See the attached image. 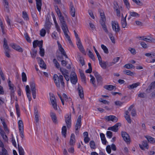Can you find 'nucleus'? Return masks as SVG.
<instances>
[{
    "instance_id": "nucleus-3",
    "label": "nucleus",
    "mask_w": 155,
    "mask_h": 155,
    "mask_svg": "<svg viewBox=\"0 0 155 155\" xmlns=\"http://www.w3.org/2000/svg\"><path fill=\"white\" fill-rule=\"evenodd\" d=\"M111 25L113 30L116 33L119 32L120 31V28L118 23L117 21H112L111 22Z\"/></svg>"
},
{
    "instance_id": "nucleus-52",
    "label": "nucleus",
    "mask_w": 155,
    "mask_h": 155,
    "mask_svg": "<svg viewBox=\"0 0 155 155\" xmlns=\"http://www.w3.org/2000/svg\"><path fill=\"white\" fill-rule=\"evenodd\" d=\"M89 144L91 149H95L96 148L95 143L93 140L90 141Z\"/></svg>"
},
{
    "instance_id": "nucleus-35",
    "label": "nucleus",
    "mask_w": 155,
    "mask_h": 155,
    "mask_svg": "<svg viewBox=\"0 0 155 155\" xmlns=\"http://www.w3.org/2000/svg\"><path fill=\"white\" fill-rule=\"evenodd\" d=\"M139 15L137 13L135 12H130V16L128 19V20H129L131 17H139Z\"/></svg>"
},
{
    "instance_id": "nucleus-18",
    "label": "nucleus",
    "mask_w": 155,
    "mask_h": 155,
    "mask_svg": "<svg viewBox=\"0 0 155 155\" xmlns=\"http://www.w3.org/2000/svg\"><path fill=\"white\" fill-rule=\"evenodd\" d=\"M139 146L140 149L142 150H144V149H148L149 148L147 143L146 141L142 142L141 144H139Z\"/></svg>"
},
{
    "instance_id": "nucleus-60",
    "label": "nucleus",
    "mask_w": 155,
    "mask_h": 155,
    "mask_svg": "<svg viewBox=\"0 0 155 155\" xmlns=\"http://www.w3.org/2000/svg\"><path fill=\"white\" fill-rule=\"evenodd\" d=\"M51 103L54 109L55 110H57V107L56 101L51 102Z\"/></svg>"
},
{
    "instance_id": "nucleus-56",
    "label": "nucleus",
    "mask_w": 155,
    "mask_h": 155,
    "mask_svg": "<svg viewBox=\"0 0 155 155\" xmlns=\"http://www.w3.org/2000/svg\"><path fill=\"white\" fill-rule=\"evenodd\" d=\"M22 81L23 82H26L27 81V76L25 73L23 72L21 74Z\"/></svg>"
},
{
    "instance_id": "nucleus-19",
    "label": "nucleus",
    "mask_w": 155,
    "mask_h": 155,
    "mask_svg": "<svg viewBox=\"0 0 155 155\" xmlns=\"http://www.w3.org/2000/svg\"><path fill=\"white\" fill-rule=\"evenodd\" d=\"M81 115L78 116L75 125V130H78L81 128Z\"/></svg>"
},
{
    "instance_id": "nucleus-21",
    "label": "nucleus",
    "mask_w": 155,
    "mask_h": 155,
    "mask_svg": "<svg viewBox=\"0 0 155 155\" xmlns=\"http://www.w3.org/2000/svg\"><path fill=\"white\" fill-rule=\"evenodd\" d=\"M127 16V15L124 18L123 15V14H122V18L121 20V24L122 27L124 28H126L127 25V23L126 21V18Z\"/></svg>"
},
{
    "instance_id": "nucleus-39",
    "label": "nucleus",
    "mask_w": 155,
    "mask_h": 155,
    "mask_svg": "<svg viewBox=\"0 0 155 155\" xmlns=\"http://www.w3.org/2000/svg\"><path fill=\"white\" fill-rule=\"evenodd\" d=\"M57 44L59 51L61 52L62 54H64L65 52V51L63 48H62L61 45L59 43L58 41H57Z\"/></svg>"
},
{
    "instance_id": "nucleus-40",
    "label": "nucleus",
    "mask_w": 155,
    "mask_h": 155,
    "mask_svg": "<svg viewBox=\"0 0 155 155\" xmlns=\"http://www.w3.org/2000/svg\"><path fill=\"white\" fill-rule=\"evenodd\" d=\"M99 64L104 69H105L106 68L107 63L105 61H102L99 62Z\"/></svg>"
},
{
    "instance_id": "nucleus-63",
    "label": "nucleus",
    "mask_w": 155,
    "mask_h": 155,
    "mask_svg": "<svg viewBox=\"0 0 155 155\" xmlns=\"http://www.w3.org/2000/svg\"><path fill=\"white\" fill-rule=\"evenodd\" d=\"M107 136L109 138H111L112 137V133L110 131H107L106 133Z\"/></svg>"
},
{
    "instance_id": "nucleus-25",
    "label": "nucleus",
    "mask_w": 155,
    "mask_h": 155,
    "mask_svg": "<svg viewBox=\"0 0 155 155\" xmlns=\"http://www.w3.org/2000/svg\"><path fill=\"white\" fill-rule=\"evenodd\" d=\"M61 27L64 34L68 33V32L69 31L68 27L66 22L62 24Z\"/></svg>"
},
{
    "instance_id": "nucleus-1",
    "label": "nucleus",
    "mask_w": 155,
    "mask_h": 155,
    "mask_svg": "<svg viewBox=\"0 0 155 155\" xmlns=\"http://www.w3.org/2000/svg\"><path fill=\"white\" fill-rule=\"evenodd\" d=\"M53 79L56 86L58 88L60 87V82L63 87H64L65 84L63 81V77L62 75L58 76L57 74H54Z\"/></svg>"
},
{
    "instance_id": "nucleus-61",
    "label": "nucleus",
    "mask_w": 155,
    "mask_h": 155,
    "mask_svg": "<svg viewBox=\"0 0 155 155\" xmlns=\"http://www.w3.org/2000/svg\"><path fill=\"white\" fill-rule=\"evenodd\" d=\"M46 31L44 29H41L40 31V35L42 37L44 36L46 34Z\"/></svg>"
},
{
    "instance_id": "nucleus-12",
    "label": "nucleus",
    "mask_w": 155,
    "mask_h": 155,
    "mask_svg": "<svg viewBox=\"0 0 155 155\" xmlns=\"http://www.w3.org/2000/svg\"><path fill=\"white\" fill-rule=\"evenodd\" d=\"M65 117V121L68 128H70L71 126V115H67Z\"/></svg>"
},
{
    "instance_id": "nucleus-27",
    "label": "nucleus",
    "mask_w": 155,
    "mask_h": 155,
    "mask_svg": "<svg viewBox=\"0 0 155 155\" xmlns=\"http://www.w3.org/2000/svg\"><path fill=\"white\" fill-rule=\"evenodd\" d=\"M140 83L139 82L135 83H133L132 84L128 85L127 87L129 89H133L137 87V86L140 85Z\"/></svg>"
},
{
    "instance_id": "nucleus-47",
    "label": "nucleus",
    "mask_w": 155,
    "mask_h": 155,
    "mask_svg": "<svg viewBox=\"0 0 155 155\" xmlns=\"http://www.w3.org/2000/svg\"><path fill=\"white\" fill-rule=\"evenodd\" d=\"M90 77L91 78L90 79V82L91 83L93 86L95 87L96 86V84H95V79L94 78L91 74L90 75Z\"/></svg>"
},
{
    "instance_id": "nucleus-9",
    "label": "nucleus",
    "mask_w": 155,
    "mask_h": 155,
    "mask_svg": "<svg viewBox=\"0 0 155 155\" xmlns=\"http://www.w3.org/2000/svg\"><path fill=\"white\" fill-rule=\"evenodd\" d=\"M70 13L73 17L75 16V10L72 2H70L69 5Z\"/></svg>"
},
{
    "instance_id": "nucleus-53",
    "label": "nucleus",
    "mask_w": 155,
    "mask_h": 155,
    "mask_svg": "<svg viewBox=\"0 0 155 155\" xmlns=\"http://www.w3.org/2000/svg\"><path fill=\"white\" fill-rule=\"evenodd\" d=\"M101 47L105 53L107 54L109 53L108 49L105 46L102 44L101 45Z\"/></svg>"
},
{
    "instance_id": "nucleus-30",
    "label": "nucleus",
    "mask_w": 155,
    "mask_h": 155,
    "mask_svg": "<svg viewBox=\"0 0 155 155\" xmlns=\"http://www.w3.org/2000/svg\"><path fill=\"white\" fill-rule=\"evenodd\" d=\"M15 107L16 109V114L18 117H19L20 115V111L19 106L17 102L15 104Z\"/></svg>"
},
{
    "instance_id": "nucleus-17",
    "label": "nucleus",
    "mask_w": 155,
    "mask_h": 155,
    "mask_svg": "<svg viewBox=\"0 0 155 155\" xmlns=\"http://www.w3.org/2000/svg\"><path fill=\"white\" fill-rule=\"evenodd\" d=\"M38 61L41 68L44 69L46 68V66L43 59L40 57L37 58Z\"/></svg>"
},
{
    "instance_id": "nucleus-26",
    "label": "nucleus",
    "mask_w": 155,
    "mask_h": 155,
    "mask_svg": "<svg viewBox=\"0 0 155 155\" xmlns=\"http://www.w3.org/2000/svg\"><path fill=\"white\" fill-rule=\"evenodd\" d=\"M36 4V8L40 12L42 5L41 0H35Z\"/></svg>"
},
{
    "instance_id": "nucleus-10",
    "label": "nucleus",
    "mask_w": 155,
    "mask_h": 155,
    "mask_svg": "<svg viewBox=\"0 0 155 155\" xmlns=\"http://www.w3.org/2000/svg\"><path fill=\"white\" fill-rule=\"evenodd\" d=\"M0 147L2 148V152H0V155H8L7 150L4 147V145L0 140Z\"/></svg>"
},
{
    "instance_id": "nucleus-58",
    "label": "nucleus",
    "mask_w": 155,
    "mask_h": 155,
    "mask_svg": "<svg viewBox=\"0 0 155 155\" xmlns=\"http://www.w3.org/2000/svg\"><path fill=\"white\" fill-rule=\"evenodd\" d=\"M66 38L69 41V42L71 45H72V43L70 38V37L68 35V33L64 34Z\"/></svg>"
},
{
    "instance_id": "nucleus-46",
    "label": "nucleus",
    "mask_w": 155,
    "mask_h": 155,
    "mask_svg": "<svg viewBox=\"0 0 155 155\" xmlns=\"http://www.w3.org/2000/svg\"><path fill=\"white\" fill-rule=\"evenodd\" d=\"M80 76L81 78L82 81L84 84L86 83V78L84 73H80Z\"/></svg>"
},
{
    "instance_id": "nucleus-13",
    "label": "nucleus",
    "mask_w": 155,
    "mask_h": 155,
    "mask_svg": "<svg viewBox=\"0 0 155 155\" xmlns=\"http://www.w3.org/2000/svg\"><path fill=\"white\" fill-rule=\"evenodd\" d=\"M33 45L34 48H35L37 46H38L39 48H41L43 46V41H42L35 40L33 42Z\"/></svg>"
},
{
    "instance_id": "nucleus-62",
    "label": "nucleus",
    "mask_w": 155,
    "mask_h": 155,
    "mask_svg": "<svg viewBox=\"0 0 155 155\" xmlns=\"http://www.w3.org/2000/svg\"><path fill=\"white\" fill-rule=\"evenodd\" d=\"M124 67L127 69H129L130 68H134V66L132 64H127L124 65Z\"/></svg>"
},
{
    "instance_id": "nucleus-43",
    "label": "nucleus",
    "mask_w": 155,
    "mask_h": 155,
    "mask_svg": "<svg viewBox=\"0 0 155 155\" xmlns=\"http://www.w3.org/2000/svg\"><path fill=\"white\" fill-rule=\"evenodd\" d=\"M51 23L50 22L45 23V26L47 31H49L51 28Z\"/></svg>"
},
{
    "instance_id": "nucleus-44",
    "label": "nucleus",
    "mask_w": 155,
    "mask_h": 155,
    "mask_svg": "<svg viewBox=\"0 0 155 155\" xmlns=\"http://www.w3.org/2000/svg\"><path fill=\"white\" fill-rule=\"evenodd\" d=\"M89 57L93 61H94L95 58L94 55L92 52L90 50L88 51V54Z\"/></svg>"
},
{
    "instance_id": "nucleus-33",
    "label": "nucleus",
    "mask_w": 155,
    "mask_h": 155,
    "mask_svg": "<svg viewBox=\"0 0 155 155\" xmlns=\"http://www.w3.org/2000/svg\"><path fill=\"white\" fill-rule=\"evenodd\" d=\"M100 136L102 143L103 144L106 145L107 142L104 134L103 133L100 134Z\"/></svg>"
},
{
    "instance_id": "nucleus-16",
    "label": "nucleus",
    "mask_w": 155,
    "mask_h": 155,
    "mask_svg": "<svg viewBox=\"0 0 155 155\" xmlns=\"http://www.w3.org/2000/svg\"><path fill=\"white\" fill-rule=\"evenodd\" d=\"M8 85L9 90H10L11 95H13L15 92V86L10 80L8 81Z\"/></svg>"
},
{
    "instance_id": "nucleus-41",
    "label": "nucleus",
    "mask_w": 155,
    "mask_h": 155,
    "mask_svg": "<svg viewBox=\"0 0 155 155\" xmlns=\"http://www.w3.org/2000/svg\"><path fill=\"white\" fill-rule=\"evenodd\" d=\"M18 147L19 155H24V151L22 147L20 146L18 144Z\"/></svg>"
},
{
    "instance_id": "nucleus-48",
    "label": "nucleus",
    "mask_w": 155,
    "mask_h": 155,
    "mask_svg": "<svg viewBox=\"0 0 155 155\" xmlns=\"http://www.w3.org/2000/svg\"><path fill=\"white\" fill-rule=\"evenodd\" d=\"M124 3L128 10L130 8V5L128 0H123Z\"/></svg>"
},
{
    "instance_id": "nucleus-22",
    "label": "nucleus",
    "mask_w": 155,
    "mask_h": 155,
    "mask_svg": "<svg viewBox=\"0 0 155 155\" xmlns=\"http://www.w3.org/2000/svg\"><path fill=\"white\" fill-rule=\"evenodd\" d=\"M79 95L81 99L84 97L83 90L82 87L81 86H78L77 89Z\"/></svg>"
},
{
    "instance_id": "nucleus-50",
    "label": "nucleus",
    "mask_w": 155,
    "mask_h": 155,
    "mask_svg": "<svg viewBox=\"0 0 155 155\" xmlns=\"http://www.w3.org/2000/svg\"><path fill=\"white\" fill-rule=\"evenodd\" d=\"M108 34L112 42L113 43H115V41L114 38V37L112 34L111 33H108Z\"/></svg>"
},
{
    "instance_id": "nucleus-29",
    "label": "nucleus",
    "mask_w": 155,
    "mask_h": 155,
    "mask_svg": "<svg viewBox=\"0 0 155 155\" xmlns=\"http://www.w3.org/2000/svg\"><path fill=\"white\" fill-rule=\"evenodd\" d=\"M50 116L53 122L55 124H57V120L55 114L52 112H51L50 113Z\"/></svg>"
},
{
    "instance_id": "nucleus-31",
    "label": "nucleus",
    "mask_w": 155,
    "mask_h": 155,
    "mask_svg": "<svg viewBox=\"0 0 155 155\" xmlns=\"http://www.w3.org/2000/svg\"><path fill=\"white\" fill-rule=\"evenodd\" d=\"M34 114L35 117V121L36 123H38L39 121V114L38 110L36 108L35 109Z\"/></svg>"
},
{
    "instance_id": "nucleus-36",
    "label": "nucleus",
    "mask_w": 155,
    "mask_h": 155,
    "mask_svg": "<svg viewBox=\"0 0 155 155\" xmlns=\"http://www.w3.org/2000/svg\"><path fill=\"white\" fill-rule=\"evenodd\" d=\"M60 71L64 76L66 74H69V73L68 70L64 68H60Z\"/></svg>"
},
{
    "instance_id": "nucleus-6",
    "label": "nucleus",
    "mask_w": 155,
    "mask_h": 155,
    "mask_svg": "<svg viewBox=\"0 0 155 155\" xmlns=\"http://www.w3.org/2000/svg\"><path fill=\"white\" fill-rule=\"evenodd\" d=\"M70 80L71 83L73 84H75L77 82L78 79L76 73L72 72L71 73L70 76Z\"/></svg>"
},
{
    "instance_id": "nucleus-37",
    "label": "nucleus",
    "mask_w": 155,
    "mask_h": 155,
    "mask_svg": "<svg viewBox=\"0 0 155 155\" xmlns=\"http://www.w3.org/2000/svg\"><path fill=\"white\" fill-rule=\"evenodd\" d=\"M18 124L19 131L23 130L24 126L22 121L21 120H19L18 123Z\"/></svg>"
},
{
    "instance_id": "nucleus-49",
    "label": "nucleus",
    "mask_w": 155,
    "mask_h": 155,
    "mask_svg": "<svg viewBox=\"0 0 155 155\" xmlns=\"http://www.w3.org/2000/svg\"><path fill=\"white\" fill-rule=\"evenodd\" d=\"M22 17L24 19L27 20L29 19L28 15L25 11H23L22 12Z\"/></svg>"
},
{
    "instance_id": "nucleus-24",
    "label": "nucleus",
    "mask_w": 155,
    "mask_h": 155,
    "mask_svg": "<svg viewBox=\"0 0 155 155\" xmlns=\"http://www.w3.org/2000/svg\"><path fill=\"white\" fill-rule=\"evenodd\" d=\"M4 21L2 20L1 19H0V27H1L2 32L3 34H5V25L3 22Z\"/></svg>"
},
{
    "instance_id": "nucleus-64",
    "label": "nucleus",
    "mask_w": 155,
    "mask_h": 155,
    "mask_svg": "<svg viewBox=\"0 0 155 155\" xmlns=\"http://www.w3.org/2000/svg\"><path fill=\"white\" fill-rule=\"evenodd\" d=\"M114 8L115 10H117V9L120 8L119 6L118 5L117 2L114 1Z\"/></svg>"
},
{
    "instance_id": "nucleus-59",
    "label": "nucleus",
    "mask_w": 155,
    "mask_h": 155,
    "mask_svg": "<svg viewBox=\"0 0 155 155\" xmlns=\"http://www.w3.org/2000/svg\"><path fill=\"white\" fill-rule=\"evenodd\" d=\"M39 53L40 55L42 57H43L45 54L44 49L42 48V47H41V48L39 47Z\"/></svg>"
},
{
    "instance_id": "nucleus-7",
    "label": "nucleus",
    "mask_w": 155,
    "mask_h": 155,
    "mask_svg": "<svg viewBox=\"0 0 155 155\" xmlns=\"http://www.w3.org/2000/svg\"><path fill=\"white\" fill-rule=\"evenodd\" d=\"M104 118L106 120L108 121H112L114 122H116L118 120L117 118L114 115L106 116Z\"/></svg>"
},
{
    "instance_id": "nucleus-14",
    "label": "nucleus",
    "mask_w": 155,
    "mask_h": 155,
    "mask_svg": "<svg viewBox=\"0 0 155 155\" xmlns=\"http://www.w3.org/2000/svg\"><path fill=\"white\" fill-rule=\"evenodd\" d=\"M26 95L29 101H30L31 99V91L30 89L29 86L28 85H27L26 86L25 88Z\"/></svg>"
},
{
    "instance_id": "nucleus-2",
    "label": "nucleus",
    "mask_w": 155,
    "mask_h": 155,
    "mask_svg": "<svg viewBox=\"0 0 155 155\" xmlns=\"http://www.w3.org/2000/svg\"><path fill=\"white\" fill-rule=\"evenodd\" d=\"M133 105H131L129 107L128 110L125 112V115L124 116L125 117L127 122L129 124L131 123V120L130 119L129 113L131 109L133 108Z\"/></svg>"
},
{
    "instance_id": "nucleus-5",
    "label": "nucleus",
    "mask_w": 155,
    "mask_h": 155,
    "mask_svg": "<svg viewBox=\"0 0 155 155\" xmlns=\"http://www.w3.org/2000/svg\"><path fill=\"white\" fill-rule=\"evenodd\" d=\"M30 86L31 89V91L33 97L35 99L36 97V89L35 84L33 82H31L30 84Z\"/></svg>"
},
{
    "instance_id": "nucleus-20",
    "label": "nucleus",
    "mask_w": 155,
    "mask_h": 155,
    "mask_svg": "<svg viewBox=\"0 0 155 155\" xmlns=\"http://www.w3.org/2000/svg\"><path fill=\"white\" fill-rule=\"evenodd\" d=\"M10 45L11 46L12 48L19 52H22L23 51V50L22 48L18 45L15 44H11Z\"/></svg>"
},
{
    "instance_id": "nucleus-51",
    "label": "nucleus",
    "mask_w": 155,
    "mask_h": 155,
    "mask_svg": "<svg viewBox=\"0 0 155 155\" xmlns=\"http://www.w3.org/2000/svg\"><path fill=\"white\" fill-rule=\"evenodd\" d=\"M3 3L5 8L8 10L9 8L8 2L6 0H3Z\"/></svg>"
},
{
    "instance_id": "nucleus-57",
    "label": "nucleus",
    "mask_w": 155,
    "mask_h": 155,
    "mask_svg": "<svg viewBox=\"0 0 155 155\" xmlns=\"http://www.w3.org/2000/svg\"><path fill=\"white\" fill-rule=\"evenodd\" d=\"M58 16L59 18V20L60 21V22L61 24L66 22L64 20V17L62 15V14L58 15Z\"/></svg>"
},
{
    "instance_id": "nucleus-34",
    "label": "nucleus",
    "mask_w": 155,
    "mask_h": 155,
    "mask_svg": "<svg viewBox=\"0 0 155 155\" xmlns=\"http://www.w3.org/2000/svg\"><path fill=\"white\" fill-rule=\"evenodd\" d=\"M0 133L3 139L5 141L7 140L8 137L3 130H0Z\"/></svg>"
},
{
    "instance_id": "nucleus-23",
    "label": "nucleus",
    "mask_w": 155,
    "mask_h": 155,
    "mask_svg": "<svg viewBox=\"0 0 155 155\" xmlns=\"http://www.w3.org/2000/svg\"><path fill=\"white\" fill-rule=\"evenodd\" d=\"M75 136L74 134H72L71 136V138L69 141V145L71 146H73L75 143Z\"/></svg>"
},
{
    "instance_id": "nucleus-4",
    "label": "nucleus",
    "mask_w": 155,
    "mask_h": 155,
    "mask_svg": "<svg viewBox=\"0 0 155 155\" xmlns=\"http://www.w3.org/2000/svg\"><path fill=\"white\" fill-rule=\"evenodd\" d=\"M76 44L80 51L83 54H86V52L80 40L77 41Z\"/></svg>"
},
{
    "instance_id": "nucleus-8",
    "label": "nucleus",
    "mask_w": 155,
    "mask_h": 155,
    "mask_svg": "<svg viewBox=\"0 0 155 155\" xmlns=\"http://www.w3.org/2000/svg\"><path fill=\"white\" fill-rule=\"evenodd\" d=\"M121 135L123 139L127 143L130 142V137L129 135L126 132L122 131L121 132Z\"/></svg>"
},
{
    "instance_id": "nucleus-11",
    "label": "nucleus",
    "mask_w": 155,
    "mask_h": 155,
    "mask_svg": "<svg viewBox=\"0 0 155 155\" xmlns=\"http://www.w3.org/2000/svg\"><path fill=\"white\" fill-rule=\"evenodd\" d=\"M121 126V124L120 123H116L113 126L110 127L108 129V130H112L114 132H117L118 130L119 126Z\"/></svg>"
},
{
    "instance_id": "nucleus-42",
    "label": "nucleus",
    "mask_w": 155,
    "mask_h": 155,
    "mask_svg": "<svg viewBox=\"0 0 155 155\" xmlns=\"http://www.w3.org/2000/svg\"><path fill=\"white\" fill-rule=\"evenodd\" d=\"M100 15L101 18V19L100 21H101L102 22H105L106 21V19L104 12H101L100 13Z\"/></svg>"
},
{
    "instance_id": "nucleus-45",
    "label": "nucleus",
    "mask_w": 155,
    "mask_h": 155,
    "mask_svg": "<svg viewBox=\"0 0 155 155\" xmlns=\"http://www.w3.org/2000/svg\"><path fill=\"white\" fill-rule=\"evenodd\" d=\"M67 132V128L65 126H64L62 127V134L65 137H66Z\"/></svg>"
},
{
    "instance_id": "nucleus-54",
    "label": "nucleus",
    "mask_w": 155,
    "mask_h": 155,
    "mask_svg": "<svg viewBox=\"0 0 155 155\" xmlns=\"http://www.w3.org/2000/svg\"><path fill=\"white\" fill-rule=\"evenodd\" d=\"M53 62L56 68H59L60 66V64L56 59L54 58L53 60Z\"/></svg>"
},
{
    "instance_id": "nucleus-28",
    "label": "nucleus",
    "mask_w": 155,
    "mask_h": 155,
    "mask_svg": "<svg viewBox=\"0 0 155 155\" xmlns=\"http://www.w3.org/2000/svg\"><path fill=\"white\" fill-rule=\"evenodd\" d=\"M145 137L147 139L148 141L150 143H153L155 142V139L150 136H145Z\"/></svg>"
},
{
    "instance_id": "nucleus-55",
    "label": "nucleus",
    "mask_w": 155,
    "mask_h": 155,
    "mask_svg": "<svg viewBox=\"0 0 155 155\" xmlns=\"http://www.w3.org/2000/svg\"><path fill=\"white\" fill-rule=\"evenodd\" d=\"M145 56L147 57H149V58H155V54L153 53L150 54V53H146L145 54Z\"/></svg>"
},
{
    "instance_id": "nucleus-38",
    "label": "nucleus",
    "mask_w": 155,
    "mask_h": 155,
    "mask_svg": "<svg viewBox=\"0 0 155 155\" xmlns=\"http://www.w3.org/2000/svg\"><path fill=\"white\" fill-rule=\"evenodd\" d=\"M100 22L103 30L106 33H108V31L107 28L106 26L105 25V22H102L101 21Z\"/></svg>"
},
{
    "instance_id": "nucleus-15",
    "label": "nucleus",
    "mask_w": 155,
    "mask_h": 155,
    "mask_svg": "<svg viewBox=\"0 0 155 155\" xmlns=\"http://www.w3.org/2000/svg\"><path fill=\"white\" fill-rule=\"evenodd\" d=\"M94 75L97 79L98 85H101L102 82V78L101 76L97 72L95 73Z\"/></svg>"
},
{
    "instance_id": "nucleus-32",
    "label": "nucleus",
    "mask_w": 155,
    "mask_h": 155,
    "mask_svg": "<svg viewBox=\"0 0 155 155\" xmlns=\"http://www.w3.org/2000/svg\"><path fill=\"white\" fill-rule=\"evenodd\" d=\"M104 88L109 91H112L114 89H116V87L111 85H106L104 87Z\"/></svg>"
}]
</instances>
